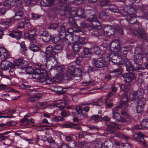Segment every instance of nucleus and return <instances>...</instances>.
I'll use <instances>...</instances> for the list:
<instances>
[{"label":"nucleus","instance_id":"obj_54","mask_svg":"<svg viewBox=\"0 0 148 148\" xmlns=\"http://www.w3.org/2000/svg\"><path fill=\"white\" fill-rule=\"evenodd\" d=\"M122 69L120 67L115 69L112 71V72L116 73L118 75H120L121 74Z\"/></svg>","mask_w":148,"mask_h":148},{"label":"nucleus","instance_id":"obj_41","mask_svg":"<svg viewBox=\"0 0 148 148\" xmlns=\"http://www.w3.org/2000/svg\"><path fill=\"white\" fill-rule=\"evenodd\" d=\"M127 99H126V100L122 101L119 105L120 106L122 109H125L128 106Z\"/></svg>","mask_w":148,"mask_h":148},{"label":"nucleus","instance_id":"obj_25","mask_svg":"<svg viewBox=\"0 0 148 148\" xmlns=\"http://www.w3.org/2000/svg\"><path fill=\"white\" fill-rule=\"evenodd\" d=\"M13 21L12 18L4 19L1 23L0 27L3 29H5L8 27L9 25Z\"/></svg>","mask_w":148,"mask_h":148},{"label":"nucleus","instance_id":"obj_64","mask_svg":"<svg viewBox=\"0 0 148 148\" xmlns=\"http://www.w3.org/2000/svg\"><path fill=\"white\" fill-rule=\"evenodd\" d=\"M75 54L73 52L67 54L66 55V57L68 59H71L75 57Z\"/></svg>","mask_w":148,"mask_h":148},{"label":"nucleus","instance_id":"obj_21","mask_svg":"<svg viewBox=\"0 0 148 148\" xmlns=\"http://www.w3.org/2000/svg\"><path fill=\"white\" fill-rule=\"evenodd\" d=\"M13 64L7 60L2 61L1 63L0 68L2 70H7L10 68Z\"/></svg>","mask_w":148,"mask_h":148},{"label":"nucleus","instance_id":"obj_30","mask_svg":"<svg viewBox=\"0 0 148 148\" xmlns=\"http://www.w3.org/2000/svg\"><path fill=\"white\" fill-rule=\"evenodd\" d=\"M138 9L140 10L143 11V16L144 18H148V6H147L143 5L138 6L137 7Z\"/></svg>","mask_w":148,"mask_h":148},{"label":"nucleus","instance_id":"obj_42","mask_svg":"<svg viewBox=\"0 0 148 148\" xmlns=\"http://www.w3.org/2000/svg\"><path fill=\"white\" fill-rule=\"evenodd\" d=\"M141 125L144 128H148V119L143 120L141 122Z\"/></svg>","mask_w":148,"mask_h":148},{"label":"nucleus","instance_id":"obj_58","mask_svg":"<svg viewBox=\"0 0 148 148\" xmlns=\"http://www.w3.org/2000/svg\"><path fill=\"white\" fill-rule=\"evenodd\" d=\"M110 133L111 134H114L116 136L119 137H122L123 134L122 133L119 132L115 133V132L114 130H112L110 132Z\"/></svg>","mask_w":148,"mask_h":148},{"label":"nucleus","instance_id":"obj_23","mask_svg":"<svg viewBox=\"0 0 148 148\" xmlns=\"http://www.w3.org/2000/svg\"><path fill=\"white\" fill-rule=\"evenodd\" d=\"M112 56L110 59L111 61L114 64H120L121 61V58L119 56L114 53H111Z\"/></svg>","mask_w":148,"mask_h":148},{"label":"nucleus","instance_id":"obj_17","mask_svg":"<svg viewBox=\"0 0 148 148\" xmlns=\"http://www.w3.org/2000/svg\"><path fill=\"white\" fill-rule=\"evenodd\" d=\"M122 77L124 81L127 83L132 82L136 77L135 75L133 73H125Z\"/></svg>","mask_w":148,"mask_h":148},{"label":"nucleus","instance_id":"obj_40","mask_svg":"<svg viewBox=\"0 0 148 148\" xmlns=\"http://www.w3.org/2000/svg\"><path fill=\"white\" fill-rule=\"evenodd\" d=\"M53 48L55 54L60 53L62 49V47L61 45H56Z\"/></svg>","mask_w":148,"mask_h":148},{"label":"nucleus","instance_id":"obj_4","mask_svg":"<svg viewBox=\"0 0 148 148\" xmlns=\"http://www.w3.org/2000/svg\"><path fill=\"white\" fill-rule=\"evenodd\" d=\"M141 52V49L139 48H136L135 51L134 57L133 59L134 64H136L138 67H140L142 66L143 63V58L142 54L140 52L138 53L139 51Z\"/></svg>","mask_w":148,"mask_h":148},{"label":"nucleus","instance_id":"obj_7","mask_svg":"<svg viewBox=\"0 0 148 148\" xmlns=\"http://www.w3.org/2000/svg\"><path fill=\"white\" fill-rule=\"evenodd\" d=\"M63 24L61 25L60 29H58V31L59 32L58 34L59 37H53L52 40V42L55 44L57 43L59 40L60 39H63L66 37V32L65 28Z\"/></svg>","mask_w":148,"mask_h":148},{"label":"nucleus","instance_id":"obj_60","mask_svg":"<svg viewBox=\"0 0 148 148\" xmlns=\"http://www.w3.org/2000/svg\"><path fill=\"white\" fill-rule=\"evenodd\" d=\"M54 120L56 122H59L60 121H64V119L61 116H58L54 117Z\"/></svg>","mask_w":148,"mask_h":148},{"label":"nucleus","instance_id":"obj_47","mask_svg":"<svg viewBox=\"0 0 148 148\" xmlns=\"http://www.w3.org/2000/svg\"><path fill=\"white\" fill-rule=\"evenodd\" d=\"M111 1L109 0H101L100 4L101 6L104 7L107 5H109Z\"/></svg>","mask_w":148,"mask_h":148},{"label":"nucleus","instance_id":"obj_31","mask_svg":"<svg viewBox=\"0 0 148 148\" xmlns=\"http://www.w3.org/2000/svg\"><path fill=\"white\" fill-rule=\"evenodd\" d=\"M42 35L43 37V40L45 42L49 41L51 38L50 34L46 31H43Z\"/></svg>","mask_w":148,"mask_h":148},{"label":"nucleus","instance_id":"obj_29","mask_svg":"<svg viewBox=\"0 0 148 148\" xmlns=\"http://www.w3.org/2000/svg\"><path fill=\"white\" fill-rule=\"evenodd\" d=\"M9 56L10 55L5 49L4 47L0 48V57L1 58L5 59Z\"/></svg>","mask_w":148,"mask_h":148},{"label":"nucleus","instance_id":"obj_9","mask_svg":"<svg viewBox=\"0 0 148 148\" xmlns=\"http://www.w3.org/2000/svg\"><path fill=\"white\" fill-rule=\"evenodd\" d=\"M25 69V71L27 74H33L34 76H33L34 78L36 79L38 78L40 73H41V69H42L38 68H36L33 69L31 66H29L27 68L26 67Z\"/></svg>","mask_w":148,"mask_h":148},{"label":"nucleus","instance_id":"obj_48","mask_svg":"<svg viewBox=\"0 0 148 148\" xmlns=\"http://www.w3.org/2000/svg\"><path fill=\"white\" fill-rule=\"evenodd\" d=\"M21 46V50L23 52L25 53L27 51V48L25 45L24 42H21L20 43H19Z\"/></svg>","mask_w":148,"mask_h":148},{"label":"nucleus","instance_id":"obj_3","mask_svg":"<svg viewBox=\"0 0 148 148\" xmlns=\"http://www.w3.org/2000/svg\"><path fill=\"white\" fill-rule=\"evenodd\" d=\"M48 74L47 71L45 69H42L37 79L39 82L43 83L44 84H52L53 83L52 80L48 77Z\"/></svg>","mask_w":148,"mask_h":148},{"label":"nucleus","instance_id":"obj_45","mask_svg":"<svg viewBox=\"0 0 148 148\" xmlns=\"http://www.w3.org/2000/svg\"><path fill=\"white\" fill-rule=\"evenodd\" d=\"M56 69L58 72L61 73L65 70V66L64 65L58 66L56 67Z\"/></svg>","mask_w":148,"mask_h":148},{"label":"nucleus","instance_id":"obj_22","mask_svg":"<svg viewBox=\"0 0 148 148\" xmlns=\"http://www.w3.org/2000/svg\"><path fill=\"white\" fill-rule=\"evenodd\" d=\"M112 142L109 141H105L103 143L96 144L95 148H112Z\"/></svg>","mask_w":148,"mask_h":148},{"label":"nucleus","instance_id":"obj_20","mask_svg":"<svg viewBox=\"0 0 148 148\" xmlns=\"http://www.w3.org/2000/svg\"><path fill=\"white\" fill-rule=\"evenodd\" d=\"M14 62L15 65L16 66H23V67L21 68L22 69H25L28 64V62L24 60L23 58H22L15 60Z\"/></svg>","mask_w":148,"mask_h":148},{"label":"nucleus","instance_id":"obj_5","mask_svg":"<svg viewBox=\"0 0 148 148\" xmlns=\"http://www.w3.org/2000/svg\"><path fill=\"white\" fill-rule=\"evenodd\" d=\"M92 63L96 67L99 68L106 67L108 64V62L103 57L99 58L97 60L93 59Z\"/></svg>","mask_w":148,"mask_h":148},{"label":"nucleus","instance_id":"obj_52","mask_svg":"<svg viewBox=\"0 0 148 148\" xmlns=\"http://www.w3.org/2000/svg\"><path fill=\"white\" fill-rule=\"evenodd\" d=\"M56 105V107L60 108V110H63L65 107L64 103L62 102L57 103Z\"/></svg>","mask_w":148,"mask_h":148},{"label":"nucleus","instance_id":"obj_55","mask_svg":"<svg viewBox=\"0 0 148 148\" xmlns=\"http://www.w3.org/2000/svg\"><path fill=\"white\" fill-rule=\"evenodd\" d=\"M46 1V3L45 6H49L52 5L53 3V0H45L43 2H45Z\"/></svg>","mask_w":148,"mask_h":148},{"label":"nucleus","instance_id":"obj_18","mask_svg":"<svg viewBox=\"0 0 148 148\" xmlns=\"http://www.w3.org/2000/svg\"><path fill=\"white\" fill-rule=\"evenodd\" d=\"M139 101L137 103L136 109L138 113H140L143 110L146 102V100L144 98H141L139 99Z\"/></svg>","mask_w":148,"mask_h":148},{"label":"nucleus","instance_id":"obj_50","mask_svg":"<svg viewBox=\"0 0 148 148\" xmlns=\"http://www.w3.org/2000/svg\"><path fill=\"white\" fill-rule=\"evenodd\" d=\"M116 29L118 31V34L119 35H123L124 34L123 30L121 27L116 26L115 27Z\"/></svg>","mask_w":148,"mask_h":148},{"label":"nucleus","instance_id":"obj_36","mask_svg":"<svg viewBox=\"0 0 148 148\" xmlns=\"http://www.w3.org/2000/svg\"><path fill=\"white\" fill-rule=\"evenodd\" d=\"M103 98L101 97L98 99L96 101L92 102V105L100 106L103 104Z\"/></svg>","mask_w":148,"mask_h":148},{"label":"nucleus","instance_id":"obj_63","mask_svg":"<svg viewBox=\"0 0 148 148\" xmlns=\"http://www.w3.org/2000/svg\"><path fill=\"white\" fill-rule=\"evenodd\" d=\"M76 110L77 113L79 115H81L82 114L83 111L80 106H77L76 108Z\"/></svg>","mask_w":148,"mask_h":148},{"label":"nucleus","instance_id":"obj_37","mask_svg":"<svg viewBox=\"0 0 148 148\" xmlns=\"http://www.w3.org/2000/svg\"><path fill=\"white\" fill-rule=\"evenodd\" d=\"M29 48L32 51L36 52L40 51V48L34 44H31L29 47Z\"/></svg>","mask_w":148,"mask_h":148},{"label":"nucleus","instance_id":"obj_12","mask_svg":"<svg viewBox=\"0 0 148 148\" xmlns=\"http://www.w3.org/2000/svg\"><path fill=\"white\" fill-rule=\"evenodd\" d=\"M109 48L111 51L118 52L120 48V43L119 40H112L110 44Z\"/></svg>","mask_w":148,"mask_h":148},{"label":"nucleus","instance_id":"obj_34","mask_svg":"<svg viewBox=\"0 0 148 148\" xmlns=\"http://www.w3.org/2000/svg\"><path fill=\"white\" fill-rule=\"evenodd\" d=\"M121 127V126L118 124H116L114 122L110 123L108 125V130L110 131V132L111 131L110 130V129H113L114 128H116L117 129H119Z\"/></svg>","mask_w":148,"mask_h":148},{"label":"nucleus","instance_id":"obj_49","mask_svg":"<svg viewBox=\"0 0 148 148\" xmlns=\"http://www.w3.org/2000/svg\"><path fill=\"white\" fill-rule=\"evenodd\" d=\"M62 110L61 115L62 117H67L70 114L68 110Z\"/></svg>","mask_w":148,"mask_h":148},{"label":"nucleus","instance_id":"obj_28","mask_svg":"<svg viewBox=\"0 0 148 148\" xmlns=\"http://www.w3.org/2000/svg\"><path fill=\"white\" fill-rule=\"evenodd\" d=\"M95 28L92 27L91 29H90V33H91L92 35L93 36L97 37H99L101 34L100 29L96 27Z\"/></svg>","mask_w":148,"mask_h":148},{"label":"nucleus","instance_id":"obj_19","mask_svg":"<svg viewBox=\"0 0 148 148\" xmlns=\"http://www.w3.org/2000/svg\"><path fill=\"white\" fill-rule=\"evenodd\" d=\"M114 30L111 26H105L103 29L104 34L106 36H110L114 34Z\"/></svg>","mask_w":148,"mask_h":148},{"label":"nucleus","instance_id":"obj_33","mask_svg":"<svg viewBox=\"0 0 148 148\" xmlns=\"http://www.w3.org/2000/svg\"><path fill=\"white\" fill-rule=\"evenodd\" d=\"M138 138V141L139 144L145 145L146 144L145 141V140L144 137L145 136V134L143 133L142 132H140L137 134Z\"/></svg>","mask_w":148,"mask_h":148},{"label":"nucleus","instance_id":"obj_2","mask_svg":"<svg viewBox=\"0 0 148 148\" xmlns=\"http://www.w3.org/2000/svg\"><path fill=\"white\" fill-rule=\"evenodd\" d=\"M82 74V69L79 68H75L74 65L69 67L65 74L66 79L67 80L70 79L72 76L78 77L80 78Z\"/></svg>","mask_w":148,"mask_h":148},{"label":"nucleus","instance_id":"obj_59","mask_svg":"<svg viewBox=\"0 0 148 148\" xmlns=\"http://www.w3.org/2000/svg\"><path fill=\"white\" fill-rule=\"evenodd\" d=\"M91 117L92 119L94 121V122L95 123H97L98 122L100 116L98 115H94Z\"/></svg>","mask_w":148,"mask_h":148},{"label":"nucleus","instance_id":"obj_43","mask_svg":"<svg viewBox=\"0 0 148 148\" xmlns=\"http://www.w3.org/2000/svg\"><path fill=\"white\" fill-rule=\"evenodd\" d=\"M13 32L15 33L14 38L17 40H19L21 38V36L22 35V32L19 30H13Z\"/></svg>","mask_w":148,"mask_h":148},{"label":"nucleus","instance_id":"obj_38","mask_svg":"<svg viewBox=\"0 0 148 148\" xmlns=\"http://www.w3.org/2000/svg\"><path fill=\"white\" fill-rule=\"evenodd\" d=\"M68 16V18H69L68 20V22L70 25L74 27H76L77 26V25L75 23V20L71 16Z\"/></svg>","mask_w":148,"mask_h":148},{"label":"nucleus","instance_id":"obj_10","mask_svg":"<svg viewBox=\"0 0 148 148\" xmlns=\"http://www.w3.org/2000/svg\"><path fill=\"white\" fill-rule=\"evenodd\" d=\"M133 34L139 38L146 40L147 37V34L145 30L142 27H139L133 31Z\"/></svg>","mask_w":148,"mask_h":148},{"label":"nucleus","instance_id":"obj_57","mask_svg":"<svg viewBox=\"0 0 148 148\" xmlns=\"http://www.w3.org/2000/svg\"><path fill=\"white\" fill-rule=\"evenodd\" d=\"M10 68V69L9 71V73H10V75L12 76H14L15 75L14 72L15 66L13 65Z\"/></svg>","mask_w":148,"mask_h":148},{"label":"nucleus","instance_id":"obj_32","mask_svg":"<svg viewBox=\"0 0 148 148\" xmlns=\"http://www.w3.org/2000/svg\"><path fill=\"white\" fill-rule=\"evenodd\" d=\"M8 2L12 6L18 8H20L22 6V1L21 0H8Z\"/></svg>","mask_w":148,"mask_h":148},{"label":"nucleus","instance_id":"obj_6","mask_svg":"<svg viewBox=\"0 0 148 148\" xmlns=\"http://www.w3.org/2000/svg\"><path fill=\"white\" fill-rule=\"evenodd\" d=\"M91 12L89 15L88 14V17L87 20V21L92 23V25L94 27H96L99 29H101V24L98 20L96 14H90L93 12Z\"/></svg>","mask_w":148,"mask_h":148},{"label":"nucleus","instance_id":"obj_1","mask_svg":"<svg viewBox=\"0 0 148 148\" xmlns=\"http://www.w3.org/2000/svg\"><path fill=\"white\" fill-rule=\"evenodd\" d=\"M123 10L125 12L129 14L126 16L125 18L129 23L135 24L138 26L140 25V23L136 19L135 14L137 10L136 8L132 6L126 5L124 6Z\"/></svg>","mask_w":148,"mask_h":148},{"label":"nucleus","instance_id":"obj_13","mask_svg":"<svg viewBox=\"0 0 148 148\" xmlns=\"http://www.w3.org/2000/svg\"><path fill=\"white\" fill-rule=\"evenodd\" d=\"M124 64L126 67V70L129 72H132L133 71H136L140 69L139 67H137L134 68L132 64L129 60L126 58L124 60Z\"/></svg>","mask_w":148,"mask_h":148},{"label":"nucleus","instance_id":"obj_35","mask_svg":"<svg viewBox=\"0 0 148 148\" xmlns=\"http://www.w3.org/2000/svg\"><path fill=\"white\" fill-rule=\"evenodd\" d=\"M108 9L109 10L112 12L119 13V11L117 7L114 4H110L108 6Z\"/></svg>","mask_w":148,"mask_h":148},{"label":"nucleus","instance_id":"obj_8","mask_svg":"<svg viewBox=\"0 0 148 148\" xmlns=\"http://www.w3.org/2000/svg\"><path fill=\"white\" fill-rule=\"evenodd\" d=\"M45 58L46 61L45 63L46 68L48 70H50L57 64V61L55 57Z\"/></svg>","mask_w":148,"mask_h":148},{"label":"nucleus","instance_id":"obj_44","mask_svg":"<svg viewBox=\"0 0 148 148\" xmlns=\"http://www.w3.org/2000/svg\"><path fill=\"white\" fill-rule=\"evenodd\" d=\"M10 131H8L5 132L3 133H0V140L2 141L5 140L6 138H8L9 137V136H5V135L10 133Z\"/></svg>","mask_w":148,"mask_h":148},{"label":"nucleus","instance_id":"obj_24","mask_svg":"<svg viewBox=\"0 0 148 148\" xmlns=\"http://www.w3.org/2000/svg\"><path fill=\"white\" fill-rule=\"evenodd\" d=\"M76 35L74 34L73 37L71 36L66 35V37L63 39V43L64 45H69L71 44L72 40L75 41L76 40Z\"/></svg>","mask_w":148,"mask_h":148},{"label":"nucleus","instance_id":"obj_56","mask_svg":"<svg viewBox=\"0 0 148 148\" xmlns=\"http://www.w3.org/2000/svg\"><path fill=\"white\" fill-rule=\"evenodd\" d=\"M106 14L105 12L104 11H101L100 13L99 14V18L101 20H103L104 18L106 17Z\"/></svg>","mask_w":148,"mask_h":148},{"label":"nucleus","instance_id":"obj_53","mask_svg":"<svg viewBox=\"0 0 148 148\" xmlns=\"http://www.w3.org/2000/svg\"><path fill=\"white\" fill-rule=\"evenodd\" d=\"M29 33H31L32 35L35 36L37 32L36 28L35 27H31L29 29Z\"/></svg>","mask_w":148,"mask_h":148},{"label":"nucleus","instance_id":"obj_14","mask_svg":"<svg viewBox=\"0 0 148 148\" xmlns=\"http://www.w3.org/2000/svg\"><path fill=\"white\" fill-rule=\"evenodd\" d=\"M141 91L138 90L137 91L133 92L132 93L130 94L129 96V99L132 101L138 100L143 96V93Z\"/></svg>","mask_w":148,"mask_h":148},{"label":"nucleus","instance_id":"obj_16","mask_svg":"<svg viewBox=\"0 0 148 148\" xmlns=\"http://www.w3.org/2000/svg\"><path fill=\"white\" fill-rule=\"evenodd\" d=\"M72 47L73 51L75 52L79 51L82 47L83 45H85L86 43L81 42L80 40L79 41H75Z\"/></svg>","mask_w":148,"mask_h":148},{"label":"nucleus","instance_id":"obj_46","mask_svg":"<svg viewBox=\"0 0 148 148\" xmlns=\"http://www.w3.org/2000/svg\"><path fill=\"white\" fill-rule=\"evenodd\" d=\"M92 48L94 50V53L96 54L99 55L101 51L97 45H94L92 46Z\"/></svg>","mask_w":148,"mask_h":148},{"label":"nucleus","instance_id":"obj_51","mask_svg":"<svg viewBox=\"0 0 148 148\" xmlns=\"http://www.w3.org/2000/svg\"><path fill=\"white\" fill-rule=\"evenodd\" d=\"M79 144L81 146L80 148H90V147L87 142H80Z\"/></svg>","mask_w":148,"mask_h":148},{"label":"nucleus","instance_id":"obj_39","mask_svg":"<svg viewBox=\"0 0 148 148\" xmlns=\"http://www.w3.org/2000/svg\"><path fill=\"white\" fill-rule=\"evenodd\" d=\"M77 9L75 8H71L69 10V14L70 16L74 17L76 16Z\"/></svg>","mask_w":148,"mask_h":148},{"label":"nucleus","instance_id":"obj_15","mask_svg":"<svg viewBox=\"0 0 148 148\" xmlns=\"http://www.w3.org/2000/svg\"><path fill=\"white\" fill-rule=\"evenodd\" d=\"M92 12V10H89L84 12V10L82 9H79L77 11L76 16L77 15L78 16L81 18H84L90 14V13Z\"/></svg>","mask_w":148,"mask_h":148},{"label":"nucleus","instance_id":"obj_26","mask_svg":"<svg viewBox=\"0 0 148 148\" xmlns=\"http://www.w3.org/2000/svg\"><path fill=\"white\" fill-rule=\"evenodd\" d=\"M24 14V12L22 10H19L17 11L15 13L14 16L12 17V21H16L22 20V17H23Z\"/></svg>","mask_w":148,"mask_h":148},{"label":"nucleus","instance_id":"obj_11","mask_svg":"<svg viewBox=\"0 0 148 148\" xmlns=\"http://www.w3.org/2000/svg\"><path fill=\"white\" fill-rule=\"evenodd\" d=\"M54 52L53 47L52 45H50L46 47L45 52L41 51L40 53H41V54H45V58H46L55 57V55L56 54Z\"/></svg>","mask_w":148,"mask_h":148},{"label":"nucleus","instance_id":"obj_61","mask_svg":"<svg viewBox=\"0 0 148 148\" xmlns=\"http://www.w3.org/2000/svg\"><path fill=\"white\" fill-rule=\"evenodd\" d=\"M24 27V23L23 22H19L17 25V28L18 29L23 28Z\"/></svg>","mask_w":148,"mask_h":148},{"label":"nucleus","instance_id":"obj_27","mask_svg":"<svg viewBox=\"0 0 148 148\" xmlns=\"http://www.w3.org/2000/svg\"><path fill=\"white\" fill-rule=\"evenodd\" d=\"M112 118L122 123H124L126 121L125 118L121 116L120 114L118 112H112Z\"/></svg>","mask_w":148,"mask_h":148},{"label":"nucleus","instance_id":"obj_62","mask_svg":"<svg viewBox=\"0 0 148 148\" xmlns=\"http://www.w3.org/2000/svg\"><path fill=\"white\" fill-rule=\"evenodd\" d=\"M60 3L64 4H69L74 1V0H59Z\"/></svg>","mask_w":148,"mask_h":148}]
</instances>
